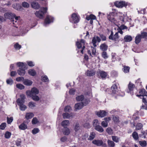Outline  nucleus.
Instances as JSON below:
<instances>
[{"label": "nucleus", "instance_id": "1", "mask_svg": "<svg viewBox=\"0 0 147 147\" xmlns=\"http://www.w3.org/2000/svg\"><path fill=\"white\" fill-rule=\"evenodd\" d=\"M47 9V7L41 8L40 10L36 11L35 12V14L37 17L40 18H43V15L46 12Z\"/></svg>", "mask_w": 147, "mask_h": 147}, {"label": "nucleus", "instance_id": "2", "mask_svg": "<svg viewBox=\"0 0 147 147\" xmlns=\"http://www.w3.org/2000/svg\"><path fill=\"white\" fill-rule=\"evenodd\" d=\"M70 20L71 22L76 24L79 22V19L76 14L74 13L72 15L71 19Z\"/></svg>", "mask_w": 147, "mask_h": 147}, {"label": "nucleus", "instance_id": "3", "mask_svg": "<svg viewBox=\"0 0 147 147\" xmlns=\"http://www.w3.org/2000/svg\"><path fill=\"white\" fill-rule=\"evenodd\" d=\"M119 36L118 32H116L114 36H113V32L111 31V35L109 36V39L112 40L114 41H117L118 40Z\"/></svg>", "mask_w": 147, "mask_h": 147}, {"label": "nucleus", "instance_id": "4", "mask_svg": "<svg viewBox=\"0 0 147 147\" xmlns=\"http://www.w3.org/2000/svg\"><path fill=\"white\" fill-rule=\"evenodd\" d=\"M105 121H103L101 123V125L104 127H106L108 126V123L111 120V118L109 117H105L104 119Z\"/></svg>", "mask_w": 147, "mask_h": 147}, {"label": "nucleus", "instance_id": "5", "mask_svg": "<svg viewBox=\"0 0 147 147\" xmlns=\"http://www.w3.org/2000/svg\"><path fill=\"white\" fill-rule=\"evenodd\" d=\"M25 96L24 95L21 94L20 96V98L17 100L18 105L23 104L25 102Z\"/></svg>", "mask_w": 147, "mask_h": 147}, {"label": "nucleus", "instance_id": "6", "mask_svg": "<svg viewBox=\"0 0 147 147\" xmlns=\"http://www.w3.org/2000/svg\"><path fill=\"white\" fill-rule=\"evenodd\" d=\"M115 5L119 8H122L123 7H125L127 5V4L124 1H116L115 2Z\"/></svg>", "mask_w": 147, "mask_h": 147}, {"label": "nucleus", "instance_id": "7", "mask_svg": "<svg viewBox=\"0 0 147 147\" xmlns=\"http://www.w3.org/2000/svg\"><path fill=\"white\" fill-rule=\"evenodd\" d=\"M4 16L6 19H12L14 18L15 15L11 13H7L4 14Z\"/></svg>", "mask_w": 147, "mask_h": 147}, {"label": "nucleus", "instance_id": "8", "mask_svg": "<svg viewBox=\"0 0 147 147\" xmlns=\"http://www.w3.org/2000/svg\"><path fill=\"white\" fill-rule=\"evenodd\" d=\"M100 41L101 39L99 37L94 36L92 38V43L93 44L94 47H95L96 46V43L97 41L98 42H99Z\"/></svg>", "mask_w": 147, "mask_h": 147}, {"label": "nucleus", "instance_id": "9", "mask_svg": "<svg viewBox=\"0 0 147 147\" xmlns=\"http://www.w3.org/2000/svg\"><path fill=\"white\" fill-rule=\"evenodd\" d=\"M96 113L99 117H103L106 116L107 112L105 111L100 110L98 111H96Z\"/></svg>", "mask_w": 147, "mask_h": 147}, {"label": "nucleus", "instance_id": "10", "mask_svg": "<svg viewBox=\"0 0 147 147\" xmlns=\"http://www.w3.org/2000/svg\"><path fill=\"white\" fill-rule=\"evenodd\" d=\"M86 43L85 42V41L83 39H81L80 41H78L76 42V45L78 49H80L82 48V46H85Z\"/></svg>", "mask_w": 147, "mask_h": 147}, {"label": "nucleus", "instance_id": "11", "mask_svg": "<svg viewBox=\"0 0 147 147\" xmlns=\"http://www.w3.org/2000/svg\"><path fill=\"white\" fill-rule=\"evenodd\" d=\"M114 13L111 12L109 13L107 16L108 19L111 22H114L115 20L114 17Z\"/></svg>", "mask_w": 147, "mask_h": 147}, {"label": "nucleus", "instance_id": "12", "mask_svg": "<svg viewBox=\"0 0 147 147\" xmlns=\"http://www.w3.org/2000/svg\"><path fill=\"white\" fill-rule=\"evenodd\" d=\"M53 18L52 17L50 16H47L45 20L44 26H46L47 24H49L51 22H53Z\"/></svg>", "mask_w": 147, "mask_h": 147}, {"label": "nucleus", "instance_id": "13", "mask_svg": "<svg viewBox=\"0 0 147 147\" xmlns=\"http://www.w3.org/2000/svg\"><path fill=\"white\" fill-rule=\"evenodd\" d=\"M97 74L100 75L101 78L102 79L105 78L107 76V73L103 71H98L97 73Z\"/></svg>", "mask_w": 147, "mask_h": 147}, {"label": "nucleus", "instance_id": "14", "mask_svg": "<svg viewBox=\"0 0 147 147\" xmlns=\"http://www.w3.org/2000/svg\"><path fill=\"white\" fill-rule=\"evenodd\" d=\"M111 89L112 93L113 94H117L118 91L117 86L115 84H114L112 85L111 88Z\"/></svg>", "mask_w": 147, "mask_h": 147}, {"label": "nucleus", "instance_id": "15", "mask_svg": "<svg viewBox=\"0 0 147 147\" xmlns=\"http://www.w3.org/2000/svg\"><path fill=\"white\" fill-rule=\"evenodd\" d=\"M83 107L82 103L81 102H78L74 106L75 109L76 110H80L83 108Z\"/></svg>", "mask_w": 147, "mask_h": 147}, {"label": "nucleus", "instance_id": "16", "mask_svg": "<svg viewBox=\"0 0 147 147\" xmlns=\"http://www.w3.org/2000/svg\"><path fill=\"white\" fill-rule=\"evenodd\" d=\"M92 143L97 146H100L103 144V142L101 140H94L92 141Z\"/></svg>", "mask_w": 147, "mask_h": 147}, {"label": "nucleus", "instance_id": "17", "mask_svg": "<svg viewBox=\"0 0 147 147\" xmlns=\"http://www.w3.org/2000/svg\"><path fill=\"white\" fill-rule=\"evenodd\" d=\"M25 68H20L17 71L18 74L20 76H24L25 74Z\"/></svg>", "mask_w": 147, "mask_h": 147}, {"label": "nucleus", "instance_id": "18", "mask_svg": "<svg viewBox=\"0 0 147 147\" xmlns=\"http://www.w3.org/2000/svg\"><path fill=\"white\" fill-rule=\"evenodd\" d=\"M95 72L93 70H87L86 72V74L87 76H91L95 75Z\"/></svg>", "mask_w": 147, "mask_h": 147}, {"label": "nucleus", "instance_id": "19", "mask_svg": "<svg viewBox=\"0 0 147 147\" xmlns=\"http://www.w3.org/2000/svg\"><path fill=\"white\" fill-rule=\"evenodd\" d=\"M31 6L32 8L36 9H38L40 7L38 3L35 1H34L32 3Z\"/></svg>", "mask_w": 147, "mask_h": 147}, {"label": "nucleus", "instance_id": "20", "mask_svg": "<svg viewBox=\"0 0 147 147\" xmlns=\"http://www.w3.org/2000/svg\"><path fill=\"white\" fill-rule=\"evenodd\" d=\"M141 38V35L138 34L137 35L135 38V43L137 44H138L140 42Z\"/></svg>", "mask_w": 147, "mask_h": 147}, {"label": "nucleus", "instance_id": "21", "mask_svg": "<svg viewBox=\"0 0 147 147\" xmlns=\"http://www.w3.org/2000/svg\"><path fill=\"white\" fill-rule=\"evenodd\" d=\"M24 84L27 86H30L32 83V81L29 80L25 79L23 81Z\"/></svg>", "mask_w": 147, "mask_h": 147}, {"label": "nucleus", "instance_id": "22", "mask_svg": "<svg viewBox=\"0 0 147 147\" xmlns=\"http://www.w3.org/2000/svg\"><path fill=\"white\" fill-rule=\"evenodd\" d=\"M132 39V37L130 35H126L125 36L124 38L125 41L126 42H130Z\"/></svg>", "mask_w": 147, "mask_h": 147}, {"label": "nucleus", "instance_id": "23", "mask_svg": "<svg viewBox=\"0 0 147 147\" xmlns=\"http://www.w3.org/2000/svg\"><path fill=\"white\" fill-rule=\"evenodd\" d=\"M108 48V46L105 43L101 44L100 46V49L103 51H106Z\"/></svg>", "mask_w": 147, "mask_h": 147}, {"label": "nucleus", "instance_id": "24", "mask_svg": "<svg viewBox=\"0 0 147 147\" xmlns=\"http://www.w3.org/2000/svg\"><path fill=\"white\" fill-rule=\"evenodd\" d=\"M69 122L68 120H65L62 121L61 123L62 126L64 128H66L65 127L69 125Z\"/></svg>", "mask_w": 147, "mask_h": 147}, {"label": "nucleus", "instance_id": "25", "mask_svg": "<svg viewBox=\"0 0 147 147\" xmlns=\"http://www.w3.org/2000/svg\"><path fill=\"white\" fill-rule=\"evenodd\" d=\"M135 87V86L134 84L130 82L128 85V88L129 90V91L128 92H130L133 90L134 88Z\"/></svg>", "mask_w": 147, "mask_h": 147}, {"label": "nucleus", "instance_id": "26", "mask_svg": "<svg viewBox=\"0 0 147 147\" xmlns=\"http://www.w3.org/2000/svg\"><path fill=\"white\" fill-rule=\"evenodd\" d=\"M19 127L21 130H24L27 128V126L24 122L19 126Z\"/></svg>", "mask_w": 147, "mask_h": 147}, {"label": "nucleus", "instance_id": "27", "mask_svg": "<svg viewBox=\"0 0 147 147\" xmlns=\"http://www.w3.org/2000/svg\"><path fill=\"white\" fill-rule=\"evenodd\" d=\"M94 129L100 132H102L104 131L103 128L99 125L94 127Z\"/></svg>", "mask_w": 147, "mask_h": 147}, {"label": "nucleus", "instance_id": "28", "mask_svg": "<svg viewBox=\"0 0 147 147\" xmlns=\"http://www.w3.org/2000/svg\"><path fill=\"white\" fill-rule=\"evenodd\" d=\"M32 96L38 94V90L36 88H32L31 90Z\"/></svg>", "mask_w": 147, "mask_h": 147}, {"label": "nucleus", "instance_id": "29", "mask_svg": "<svg viewBox=\"0 0 147 147\" xmlns=\"http://www.w3.org/2000/svg\"><path fill=\"white\" fill-rule=\"evenodd\" d=\"M63 134L65 135H68L70 133L69 129L67 127L64 128L63 129Z\"/></svg>", "mask_w": 147, "mask_h": 147}, {"label": "nucleus", "instance_id": "30", "mask_svg": "<svg viewBox=\"0 0 147 147\" xmlns=\"http://www.w3.org/2000/svg\"><path fill=\"white\" fill-rule=\"evenodd\" d=\"M28 73L30 75L32 76H35L36 74V71L33 69H29L28 71Z\"/></svg>", "mask_w": 147, "mask_h": 147}, {"label": "nucleus", "instance_id": "31", "mask_svg": "<svg viewBox=\"0 0 147 147\" xmlns=\"http://www.w3.org/2000/svg\"><path fill=\"white\" fill-rule=\"evenodd\" d=\"M95 134L94 132H91L90 134L89 137L88 138L89 140H93L95 137Z\"/></svg>", "mask_w": 147, "mask_h": 147}, {"label": "nucleus", "instance_id": "32", "mask_svg": "<svg viewBox=\"0 0 147 147\" xmlns=\"http://www.w3.org/2000/svg\"><path fill=\"white\" fill-rule=\"evenodd\" d=\"M63 117L64 119H69L72 115L67 113H64L63 114Z\"/></svg>", "mask_w": 147, "mask_h": 147}, {"label": "nucleus", "instance_id": "33", "mask_svg": "<svg viewBox=\"0 0 147 147\" xmlns=\"http://www.w3.org/2000/svg\"><path fill=\"white\" fill-rule=\"evenodd\" d=\"M139 93L140 94V95H142V96H147V95H146L147 92L144 89H142L140 90L139 92Z\"/></svg>", "mask_w": 147, "mask_h": 147}, {"label": "nucleus", "instance_id": "34", "mask_svg": "<svg viewBox=\"0 0 147 147\" xmlns=\"http://www.w3.org/2000/svg\"><path fill=\"white\" fill-rule=\"evenodd\" d=\"M132 136L135 140H137L139 138L138 134L136 131L134 132L132 134Z\"/></svg>", "mask_w": 147, "mask_h": 147}, {"label": "nucleus", "instance_id": "35", "mask_svg": "<svg viewBox=\"0 0 147 147\" xmlns=\"http://www.w3.org/2000/svg\"><path fill=\"white\" fill-rule=\"evenodd\" d=\"M112 139L114 142L118 143L119 142L120 140V138L117 136H112Z\"/></svg>", "mask_w": 147, "mask_h": 147}, {"label": "nucleus", "instance_id": "36", "mask_svg": "<svg viewBox=\"0 0 147 147\" xmlns=\"http://www.w3.org/2000/svg\"><path fill=\"white\" fill-rule=\"evenodd\" d=\"M34 116V114L32 113H30L26 114V118L27 119H31Z\"/></svg>", "mask_w": 147, "mask_h": 147}, {"label": "nucleus", "instance_id": "37", "mask_svg": "<svg viewBox=\"0 0 147 147\" xmlns=\"http://www.w3.org/2000/svg\"><path fill=\"white\" fill-rule=\"evenodd\" d=\"M84 97L83 95L78 96L76 97V100L78 101H82L84 100Z\"/></svg>", "mask_w": 147, "mask_h": 147}, {"label": "nucleus", "instance_id": "38", "mask_svg": "<svg viewBox=\"0 0 147 147\" xmlns=\"http://www.w3.org/2000/svg\"><path fill=\"white\" fill-rule=\"evenodd\" d=\"M17 65L21 68H25V65L23 62H18L16 63Z\"/></svg>", "mask_w": 147, "mask_h": 147}, {"label": "nucleus", "instance_id": "39", "mask_svg": "<svg viewBox=\"0 0 147 147\" xmlns=\"http://www.w3.org/2000/svg\"><path fill=\"white\" fill-rule=\"evenodd\" d=\"M140 145L142 147H145L147 145V143L146 141H139V142Z\"/></svg>", "mask_w": 147, "mask_h": 147}, {"label": "nucleus", "instance_id": "40", "mask_svg": "<svg viewBox=\"0 0 147 147\" xmlns=\"http://www.w3.org/2000/svg\"><path fill=\"white\" fill-rule=\"evenodd\" d=\"M107 142L108 145L110 147H114L115 146V144L113 141L108 140Z\"/></svg>", "mask_w": 147, "mask_h": 147}, {"label": "nucleus", "instance_id": "41", "mask_svg": "<svg viewBox=\"0 0 147 147\" xmlns=\"http://www.w3.org/2000/svg\"><path fill=\"white\" fill-rule=\"evenodd\" d=\"M20 106V109L22 111H24L27 108V107L24 105L21 104L18 105Z\"/></svg>", "mask_w": 147, "mask_h": 147}, {"label": "nucleus", "instance_id": "42", "mask_svg": "<svg viewBox=\"0 0 147 147\" xmlns=\"http://www.w3.org/2000/svg\"><path fill=\"white\" fill-rule=\"evenodd\" d=\"M89 102V100L87 99H84L82 102H81L82 103L83 106H86L88 104Z\"/></svg>", "mask_w": 147, "mask_h": 147}, {"label": "nucleus", "instance_id": "43", "mask_svg": "<svg viewBox=\"0 0 147 147\" xmlns=\"http://www.w3.org/2000/svg\"><path fill=\"white\" fill-rule=\"evenodd\" d=\"M71 111V108L70 106H67L64 108V111L66 112H69Z\"/></svg>", "mask_w": 147, "mask_h": 147}, {"label": "nucleus", "instance_id": "44", "mask_svg": "<svg viewBox=\"0 0 147 147\" xmlns=\"http://www.w3.org/2000/svg\"><path fill=\"white\" fill-rule=\"evenodd\" d=\"M80 129V127L79 123H76L74 126V130L76 131H77L79 130Z\"/></svg>", "mask_w": 147, "mask_h": 147}, {"label": "nucleus", "instance_id": "45", "mask_svg": "<svg viewBox=\"0 0 147 147\" xmlns=\"http://www.w3.org/2000/svg\"><path fill=\"white\" fill-rule=\"evenodd\" d=\"M102 56L104 59H106L108 57L107 53L105 51H103L102 53Z\"/></svg>", "mask_w": 147, "mask_h": 147}, {"label": "nucleus", "instance_id": "46", "mask_svg": "<svg viewBox=\"0 0 147 147\" xmlns=\"http://www.w3.org/2000/svg\"><path fill=\"white\" fill-rule=\"evenodd\" d=\"M113 120L115 123H118L119 122V118L117 116H113Z\"/></svg>", "mask_w": 147, "mask_h": 147}, {"label": "nucleus", "instance_id": "47", "mask_svg": "<svg viewBox=\"0 0 147 147\" xmlns=\"http://www.w3.org/2000/svg\"><path fill=\"white\" fill-rule=\"evenodd\" d=\"M142 125L141 123H139L137 124L136 126V129L137 130H139L142 128Z\"/></svg>", "mask_w": 147, "mask_h": 147}, {"label": "nucleus", "instance_id": "48", "mask_svg": "<svg viewBox=\"0 0 147 147\" xmlns=\"http://www.w3.org/2000/svg\"><path fill=\"white\" fill-rule=\"evenodd\" d=\"M100 123L97 119H95L93 121V125L94 127L99 125Z\"/></svg>", "mask_w": 147, "mask_h": 147}, {"label": "nucleus", "instance_id": "49", "mask_svg": "<svg viewBox=\"0 0 147 147\" xmlns=\"http://www.w3.org/2000/svg\"><path fill=\"white\" fill-rule=\"evenodd\" d=\"M31 97L34 100L36 101H38L40 99L38 96L36 95L32 96Z\"/></svg>", "mask_w": 147, "mask_h": 147}, {"label": "nucleus", "instance_id": "50", "mask_svg": "<svg viewBox=\"0 0 147 147\" xmlns=\"http://www.w3.org/2000/svg\"><path fill=\"white\" fill-rule=\"evenodd\" d=\"M130 68L129 67L124 66L123 68V71L125 73H128L129 71Z\"/></svg>", "mask_w": 147, "mask_h": 147}, {"label": "nucleus", "instance_id": "51", "mask_svg": "<svg viewBox=\"0 0 147 147\" xmlns=\"http://www.w3.org/2000/svg\"><path fill=\"white\" fill-rule=\"evenodd\" d=\"M41 78L42 79V81L44 82H48L49 81V79L46 76H42Z\"/></svg>", "mask_w": 147, "mask_h": 147}, {"label": "nucleus", "instance_id": "52", "mask_svg": "<svg viewBox=\"0 0 147 147\" xmlns=\"http://www.w3.org/2000/svg\"><path fill=\"white\" fill-rule=\"evenodd\" d=\"M22 143V141L21 139H18L16 141V146H20Z\"/></svg>", "mask_w": 147, "mask_h": 147}, {"label": "nucleus", "instance_id": "53", "mask_svg": "<svg viewBox=\"0 0 147 147\" xmlns=\"http://www.w3.org/2000/svg\"><path fill=\"white\" fill-rule=\"evenodd\" d=\"M22 6L25 8H28L29 6V4L27 2H24L22 3Z\"/></svg>", "mask_w": 147, "mask_h": 147}, {"label": "nucleus", "instance_id": "54", "mask_svg": "<svg viewBox=\"0 0 147 147\" xmlns=\"http://www.w3.org/2000/svg\"><path fill=\"white\" fill-rule=\"evenodd\" d=\"M6 126V124L5 123H2L0 125V129L2 130H3L5 128Z\"/></svg>", "mask_w": 147, "mask_h": 147}, {"label": "nucleus", "instance_id": "55", "mask_svg": "<svg viewBox=\"0 0 147 147\" xmlns=\"http://www.w3.org/2000/svg\"><path fill=\"white\" fill-rule=\"evenodd\" d=\"M16 86L17 88L21 90L24 89V86L22 84H17Z\"/></svg>", "mask_w": 147, "mask_h": 147}, {"label": "nucleus", "instance_id": "56", "mask_svg": "<svg viewBox=\"0 0 147 147\" xmlns=\"http://www.w3.org/2000/svg\"><path fill=\"white\" fill-rule=\"evenodd\" d=\"M38 122V119L36 117L34 118L32 120V122L33 124H36Z\"/></svg>", "mask_w": 147, "mask_h": 147}, {"label": "nucleus", "instance_id": "57", "mask_svg": "<svg viewBox=\"0 0 147 147\" xmlns=\"http://www.w3.org/2000/svg\"><path fill=\"white\" fill-rule=\"evenodd\" d=\"M6 82L7 84L11 85L13 83V82L11 79L10 78L6 80Z\"/></svg>", "mask_w": 147, "mask_h": 147}, {"label": "nucleus", "instance_id": "58", "mask_svg": "<svg viewBox=\"0 0 147 147\" xmlns=\"http://www.w3.org/2000/svg\"><path fill=\"white\" fill-rule=\"evenodd\" d=\"M106 131L109 134H111L113 133V130L110 127H108L106 129Z\"/></svg>", "mask_w": 147, "mask_h": 147}, {"label": "nucleus", "instance_id": "59", "mask_svg": "<svg viewBox=\"0 0 147 147\" xmlns=\"http://www.w3.org/2000/svg\"><path fill=\"white\" fill-rule=\"evenodd\" d=\"M141 38H144L147 36V33L146 32H142L141 33Z\"/></svg>", "mask_w": 147, "mask_h": 147}, {"label": "nucleus", "instance_id": "60", "mask_svg": "<svg viewBox=\"0 0 147 147\" xmlns=\"http://www.w3.org/2000/svg\"><path fill=\"white\" fill-rule=\"evenodd\" d=\"M14 47L16 49L18 50L20 49L21 48V46L18 43H16L15 44Z\"/></svg>", "mask_w": 147, "mask_h": 147}, {"label": "nucleus", "instance_id": "61", "mask_svg": "<svg viewBox=\"0 0 147 147\" xmlns=\"http://www.w3.org/2000/svg\"><path fill=\"white\" fill-rule=\"evenodd\" d=\"M39 131V129L37 128H35L32 130V132L33 134H35Z\"/></svg>", "mask_w": 147, "mask_h": 147}, {"label": "nucleus", "instance_id": "62", "mask_svg": "<svg viewBox=\"0 0 147 147\" xmlns=\"http://www.w3.org/2000/svg\"><path fill=\"white\" fill-rule=\"evenodd\" d=\"M11 135V133L8 132H6L5 135V137L6 138H9Z\"/></svg>", "mask_w": 147, "mask_h": 147}, {"label": "nucleus", "instance_id": "63", "mask_svg": "<svg viewBox=\"0 0 147 147\" xmlns=\"http://www.w3.org/2000/svg\"><path fill=\"white\" fill-rule=\"evenodd\" d=\"M13 119L12 117H11L9 118L7 117V123L8 124H10L13 121Z\"/></svg>", "mask_w": 147, "mask_h": 147}, {"label": "nucleus", "instance_id": "64", "mask_svg": "<svg viewBox=\"0 0 147 147\" xmlns=\"http://www.w3.org/2000/svg\"><path fill=\"white\" fill-rule=\"evenodd\" d=\"M88 134L86 133L83 135L82 136V138L83 140H86V139L88 138Z\"/></svg>", "mask_w": 147, "mask_h": 147}]
</instances>
